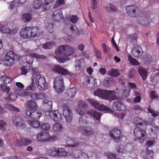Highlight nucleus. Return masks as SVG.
Instances as JSON below:
<instances>
[{
	"label": "nucleus",
	"mask_w": 159,
	"mask_h": 159,
	"mask_svg": "<svg viewBox=\"0 0 159 159\" xmlns=\"http://www.w3.org/2000/svg\"><path fill=\"white\" fill-rule=\"evenodd\" d=\"M139 71L143 80L146 79L148 75V71L146 69L143 68H139Z\"/></svg>",
	"instance_id": "2f4dec72"
},
{
	"label": "nucleus",
	"mask_w": 159,
	"mask_h": 159,
	"mask_svg": "<svg viewBox=\"0 0 159 159\" xmlns=\"http://www.w3.org/2000/svg\"><path fill=\"white\" fill-rule=\"evenodd\" d=\"M70 29L72 31V33H73L75 32H76V35H79L80 33L79 31L77 29L76 27L74 26H72L70 27Z\"/></svg>",
	"instance_id": "052dcab7"
},
{
	"label": "nucleus",
	"mask_w": 159,
	"mask_h": 159,
	"mask_svg": "<svg viewBox=\"0 0 159 159\" xmlns=\"http://www.w3.org/2000/svg\"><path fill=\"white\" fill-rule=\"evenodd\" d=\"M82 133L85 135L89 136L93 134V131L91 128L86 127L84 128Z\"/></svg>",
	"instance_id": "f704fd0d"
},
{
	"label": "nucleus",
	"mask_w": 159,
	"mask_h": 159,
	"mask_svg": "<svg viewBox=\"0 0 159 159\" xmlns=\"http://www.w3.org/2000/svg\"><path fill=\"white\" fill-rule=\"evenodd\" d=\"M81 144V142H80L79 141H77L75 142L73 144H68V145L69 147L72 148H75L78 146L80 145Z\"/></svg>",
	"instance_id": "680f3d73"
},
{
	"label": "nucleus",
	"mask_w": 159,
	"mask_h": 159,
	"mask_svg": "<svg viewBox=\"0 0 159 159\" xmlns=\"http://www.w3.org/2000/svg\"><path fill=\"white\" fill-rule=\"evenodd\" d=\"M113 108L114 110L119 111H124L125 109V106L120 102H114Z\"/></svg>",
	"instance_id": "4be33fe9"
},
{
	"label": "nucleus",
	"mask_w": 159,
	"mask_h": 159,
	"mask_svg": "<svg viewBox=\"0 0 159 159\" xmlns=\"http://www.w3.org/2000/svg\"><path fill=\"white\" fill-rule=\"evenodd\" d=\"M38 87L40 90L46 89L48 88V86L46 84L45 80H39Z\"/></svg>",
	"instance_id": "c85d7f7f"
},
{
	"label": "nucleus",
	"mask_w": 159,
	"mask_h": 159,
	"mask_svg": "<svg viewBox=\"0 0 159 159\" xmlns=\"http://www.w3.org/2000/svg\"><path fill=\"white\" fill-rule=\"evenodd\" d=\"M87 113L93 117L96 120L100 121L101 115L94 110H90L87 112Z\"/></svg>",
	"instance_id": "a878e982"
},
{
	"label": "nucleus",
	"mask_w": 159,
	"mask_h": 159,
	"mask_svg": "<svg viewBox=\"0 0 159 159\" xmlns=\"http://www.w3.org/2000/svg\"><path fill=\"white\" fill-rule=\"evenodd\" d=\"M54 44L52 42H48L43 45V47L45 49H51L53 47Z\"/></svg>",
	"instance_id": "8fccbe9b"
},
{
	"label": "nucleus",
	"mask_w": 159,
	"mask_h": 159,
	"mask_svg": "<svg viewBox=\"0 0 159 159\" xmlns=\"http://www.w3.org/2000/svg\"><path fill=\"white\" fill-rule=\"evenodd\" d=\"M89 103L93 106L94 108L99 110L110 111H111L110 108L104 106L98 103L97 101L93 100H90Z\"/></svg>",
	"instance_id": "4468645a"
},
{
	"label": "nucleus",
	"mask_w": 159,
	"mask_h": 159,
	"mask_svg": "<svg viewBox=\"0 0 159 159\" xmlns=\"http://www.w3.org/2000/svg\"><path fill=\"white\" fill-rule=\"evenodd\" d=\"M148 112L151 113L152 116L154 117L158 116L159 112L155 111L153 110H150L148 111Z\"/></svg>",
	"instance_id": "338daca9"
},
{
	"label": "nucleus",
	"mask_w": 159,
	"mask_h": 159,
	"mask_svg": "<svg viewBox=\"0 0 159 159\" xmlns=\"http://www.w3.org/2000/svg\"><path fill=\"white\" fill-rule=\"evenodd\" d=\"M15 54L12 51L7 52L3 59L5 64L7 66H11L15 63Z\"/></svg>",
	"instance_id": "39448f33"
},
{
	"label": "nucleus",
	"mask_w": 159,
	"mask_h": 159,
	"mask_svg": "<svg viewBox=\"0 0 159 159\" xmlns=\"http://www.w3.org/2000/svg\"><path fill=\"white\" fill-rule=\"evenodd\" d=\"M22 21L25 22L30 21V13H29L23 14L21 17Z\"/></svg>",
	"instance_id": "e433bc0d"
},
{
	"label": "nucleus",
	"mask_w": 159,
	"mask_h": 159,
	"mask_svg": "<svg viewBox=\"0 0 159 159\" xmlns=\"http://www.w3.org/2000/svg\"><path fill=\"white\" fill-rule=\"evenodd\" d=\"M20 70H21V75H25L28 72V70L26 68V67L25 66H23L20 68Z\"/></svg>",
	"instance_id": "0e129e2a"
},
{
	"label": "nucleus",
	"mask_w": 159,
	"mask_h": 159,
	"mask_svg": "<svg viewBox=\"0 0 159 159\" xmlns=\"http://www.w3.org/2000/svg\"><path fill=\"white\" fill-rule=\"evenodd\" d=\"M76 90V88L72 87L68 89L65 93V95H67L70 98L74 97L75 94Z\"/></svg>",
	"instance_id": "393cba45"
},
{
	"label": "nucleus",
	"mask_w": 159,
	"mask_h": 159,
	"mask_svg": "<svg viewBox=\"0 0 159 159\" xmlns=\"http://www.w3.org/2000/svg\"><path fill=\"white\" fill-rule=\"evenodd\" d=\"M126 13L129 16L135 17L136 18L140 13V11L139 8L134 5L127 6L126 7Z\"/></svg>",
	"instance_id": "7ed1b4c3"
},
{
	"label": "nucleus",
	"mask_w": 159,
	"mask_h": 159,
	"mask_svg": "<svg viewBox=\"0 0 159 159\" xmlns=\"http://www.w3.org/2000/svg\"><path fill=\"white\" fill-rule=\"evenodd\" d=\"M38 108L36 102L34 101H30V111H33L34 110H37Z\"/></svg>",
	"instance_id": "3c124183"
},
{
	"label": "nucleus",
	"mask_w": 159,
	"mask_h": 159,
	"mask_svg": "<svg viewBox=\"0 0 159 159\" xmlns=\"http://www.w3.org/2000/svg\"><path fill=\"white\" fill-rule=\"evenodd\" d=\"M138 36L136 34H132L129 37L130 42L133 44H135L137 43Z\"/></svg>",
	"instance_id": "c03bdc74"
},
{
	"label": "nucleus",
	"mask_w": 159,
	"mask_h": 159,
	"mask_svg": "<svg viewBox=\"0 0 159 159\" xmlns=\"http://www.w3.org/2000/svg\"><path fill=\"white\" fill-rule=\"evenodd\" d=\"M110 135L116 143H120L121 142L120 140V131L117 129H114L110 132Z\"/></svg>",
	"instance_id": "f8f14e48"
},
{
	"label": "nucleus",
	"mask_w": 159,
	"mask_h": 159,
	"mask_svg": "<svg viewBox=\"0 0 159 159\" xmlns=\"http://www.w3.org/2000/svg\"><path fill=\"white\" fill-rule=\"evenodd\" d=\"M9 90L10 88L9 86L3 84L0 85V90L3 92L6 93L7 94H9Z\"/></svg>",
	"instance_id": "37998d69"
},
{
	"label": "nucleus",
	"mask_w": 159,
	"mask_h": 159,
	"mask_svg": "<svg viewBox=\"0 0 159 159\" xmlns=\"http://www.w3.org/2000/svg\"><path fill=\"white\" fill-rule=\"evenodd\" d=\"M62 128L61 125L59 123H55L53 126V130L55 132L61 131Z\"/></svg>",
	"instance_id": "4c0bfd02"
},
{
	"label": "nucleus",
	"mask_w": 159,
	"mask_h": 159,
	"mask_svg": "<svg viewBox=\"0 0 159 159\" xmlns=\"http://www.w3.org/2000/svg\"><path fill=\"white\" fill-rule=\"evenodd\" d=\"M31 79L32 80H43L44 79V77L39 73L37 74H34L33 75Z\"/></svg>",
	"instance_id": "864d4df0"
},
{
	"label": "nucleus",
	"mask_w": 159,
	"mask_h": 159,
	"mask_svg": "<svg viewBox=\"0 0 159 159\" xmlns=\"http://www.w3.org/2000/svg\"><path fill=\"white\" fill-rule=\"evenodd\" d=\"M37 110H34L30 111V118L33 120H38L42 116V114Z\"/></svg>",
	"instance_id": "b1692460"
},
{
	"label": "nucleus",
	"mask_w": 159,
	"mask_h": 159,
	"mask_svg": "<svg viewBox=\"0 0 159 159\" xmlns=\"http://www.w3.org/2000/svg\"><path fill=\"white\" fill-rule=\"evenodd\" d=\"M13 123L16 127L23 128L26 127V125L21 118L18 116H13L12 117Z\"/></svg>",
	"instance_id": "2eb2a0df"
},
{
	"label": "nucleus",
	"mask_w": 159,
	"mask_h": 159,
	"mask_svg": "<svg viewBox=\"0 0 159 159\" xmlns=\"http://www.w3.org/2000/svg\"><path fill=\"white\" fill-rule=\"evenodd\" d=\"M41 128L43 130H48L50 128V126L48 123H44L41 125Z\"/></svg>",
	"instance_id": "603ef678"
},
{
	"label": "nucleus",
	"mask_w": 159,
	"mask_h": 159,
	"mask_svg": "<svg viewBox=\"0 0 159 159\" xmlns=\"http://www.w3.org/2000/svg\"><path fill=\"white\" fill-rule=\"evenodd\" d=\"M16 142L17 144L19 146L23 145L27 146L30 143V140L21 138H17Z\"/></svg>",
	"instance_id": "5701e85b"
},
{
	"label": "nucleus",
	"mask_w": 159,
	"mask_h": 159,
	"mask_svg": "<svg viewBox=\"0 0 159 159\" xmlns=\"http://www.w3.org/2000/svg\"><path fill=\"white\" fill-rule=\"evenodd\" d=\"M43 2L41 0H36L33 3V7L35 9H37L41 7L43 5Z\"/></svg>",
	"instance_id": "72a5a7b5"
},
{
	"label": "nucleus",
	"mask_w": 159,
	"mask_h": 159,
	"mask_svg": "<svg viewBox=\"0 0 159 159\" xmlns=\"http://www.w3.org/2000/svg\"><path fill=\"white\" fill-rule=\"evenodd\" d=\"M44 97V94L41 93H33L30 92V97L34 100L42 99Z\"/></svg>",
	"instance_id": "bb28decb"
},
{
	"label": "nucleus",
	"mask_w": 159,
	"mask_h": 159,
	"mask_svg": "<svg viewBox=\"0 0 159 159\" xmlns=\"http://www.w3.org/2000/svg\"><path fill=\"white\" fill-rule=\"evenodd\" d=\"M28 30L26 28L22 29L20 32V36L24 39L29 38L28 35Z\"/></svg>",
	"instance_id": "473e14b6"
},
{
	"label": "nucleus",
	"mask_w": 159,
	"mask_h": 159,
	"mask_svg": "<svg viewBox=\"0 0 159 159\" xmlns=\"http://www.w3.org/2000/svg\"><path fill=\"white\" fill-rule=\"evenodd\" d=\"M43 103L45 104V106L49 109H52V103L51 101H43Z\"/></svg>",
	"instance_id": "13d9d810"
},
{
	"label": "nucleus",
	"mask_w": 159,
	"mask_h": 159,
	"mask_svg": "<svg viewBox=\"0 0 159 159\" xmlns=\"http://www.w3.org/2000/svg\"><path fill=\"white\" fill-rule=\"evenodd\" d=\"M25 107L26 111L24 116L25 118H28L30 117V101H28L26 102Z\"/></svg>",
	"instance_id": "c756f323"
},
{
	"label": "nucleus",
	"mask_w": 159,
	"mask_h": 159,
	"mask_svg": "<svg viewBox=\"0 0 159 159\" xmlns=\"http://www.w3.org/2000/svg\"><path fill=\"white\" fill-rule=\"evenodd\" d=\"M108 91L107 90H103L99 89L94 93L95 95L98 96L102 99H107Z\"/></svg>",
	"instance_id": "dca6fc26"
},
{
	"label": "nucleus",
	"mask_w": 159,
	"mask_h": 159,
	"mask_svg": "<svg viewBox=\"0 0 159 159\" xmlns=\"http://www.w3.org/2000/svg\"><path fill=\"white\" fill-rule=\"evenodd\" d=\"M118 88H116V91L109 90L108 91L107 99L109 100H115L117 99V95L118 96Z\"/></svg>",
	"instance_id": "412c9836"
},
{
	"label": "nucleus",
	"mask_w": 159,
	"mask_h": 159,
	"mask_svg": "<svg viewBox=\"0 0 159 159\" xmlns=\"http://www.w3.org/2000/svg\"><path fill=\"white\" fill-rule=\"evenodd\" d=\"M132 53L133 56L136 57L141 56L143 54V51L141 47L136 46L133 49Z\"/></svg>",
	"instance_id": "aec40b11"
},
{
	"label": "nucleus",
	"mask_w": 159,
	"mask_h": 159,
	"mask_svg": "<svg viewBox=\"0 0 159 159\" xmlns=\"http://www.w3.org/2000/svg\"><path fill=\"white\" fill-rule=\"evenodd\" d=\"M116 149L119 153H124L125 152V149L124 147L122 145L117 146Z\"/></svg>",
	"instance_id": "4d7b16f0"
},
{
	"label": "nucleus",
	"mask_w": 159,
	"mask_h": 159,
	"mask_svg": "<svg viewBox=\"0 0 159 159\" xmlns=\"http://www.w3.org/2000/svg\"><path fill=\"white\" fill-rule=\"evenodd\" d=\"M123 80H119V83L121 84V87L122 88V90H120L119 88H118V96L121 98H127L129 96L130 89L128 87H124L125 83L122 81Z\"/></svg>",
	"instance_id": "20e7f679"
},
{
	"label": "nucleus",
	"mask_w": 159,
	"mask_h": 159,
	"mask_svg": "<svg viewBox=\"0 0 159 159\" xmlns=\"http://www.w3.org/2000/svg\"><path fill=\"white\" fill-rule=\"evenodd\" d=\"M47 115H48L56 121H59L61 118V115L58 114L57 111H48Z\"/></svg>",
	"instance_id": "f3484780"
},
{
	"label": "nucleus",
	"mask_w": 159,
	"mask_h": 159,
	"mask_svg": "<svg viewBox=\"0 0 159 159\" xmlns=\"http://www.w3.org/2000/svg\"><path fill=\"white\" fill-rule=\"evenodd\" d=\"M78 107L81 109H86L88 107L87 103L84 101L79 102L78 104Z\"/></svg>",
	"instance_id": "de8ad7c7"
},
{
	"label": "nucleus",
	"mask_w": 159,
	"mask_h": 159,
	"mask_svg": "<svg viewBox=\"0 0 159 159\" xmlns=\"http://www.w3.org/2000/svg\"><path fill=\"white\" fill-rule=\"evenodd\" d=\"M30 38L39 36L41 33V30L37 27H30Z\"/></svg>",
	"instance_id": "6ab92c4d"
},
{
	"label": "nucleus",
	"mask_w": 159,
	"mask_h": 159,
	"mask_svg": "<svg viewBox=\"0 0 159 159\" xmlns=\"http://www.w3.org/2000/svg\"><path fill=\"white\" fill-rule=\"evenodd\" d=\"M7 125V123L2 120H0V129L5 131Z\"/></svg>",
	"instance_id": "6e6d98bb"
},
{
	"label": "nucleus",
	"mask_w": 159,
	"mask_h": 159,
	"mask_svg": "<svg viewBox=\"0 0 159 159\" xmlns=\"http://www.w3.org/2000/svg\"><path fill=\"white\" fill-rule=\"evenodd\" d=\"M52 16L54 20L57 21L62 19L63 17L61 11L60 9H57L54 11Z\"/></svg>",
	"instance_id": "a211bd4d"
},
{
	"label": "nucleus",
	"mask_w": 159,
	"mask_h": 159,
	"mask_svg": "<svg viewBox=\"0 0 159 159\" xmlns=\"http://www.w3.org/2000/svg\"><path fill=\"white\" fill-rule=\"evenodd\" d=\"M94 50L96 54V56L97 58L98 59H101L102 57L101 52L98 49H95Z\"/></svg>",
	"instance_id": "69168bd1"
},
{
	"label": "nucleus",
	"mask_w": 159,
	"mask_h": 159,
	"mask_svg": "<svg viewBox=\"0 0 159 159\" xmlns=\"http://www.w3.org/2000/svg\"><path fill=\"white\" fill-rule=\"evenodd\" d=\"M57 156L61 157H64L67 154V152H66L64 148H59L57 149Z\"/></svg>",
	"instance_id": "58836bf2"
},
{
	"label": "nucleus",
	"mask_w": 159,
	"mask_h": 159,
	"mask_svg": "<svg viewBox=\"0 0 159 159\" xmlns=\"http://www.w3.org/2000/svg\"><path fill=\"white\" fill-rule=\"evenodd\" d=\"M56 138V137L55 136L51 137L49 132H41L37 135L36 139L38 141L44 142Z\"/></svg>",
	"instance_id": "423d86ee"
},
{
	"label": "nucleus",
	"mask_w": 159,
	"mask_h": 159,
	"mask_svg": "<svg viewBox=\"0 0 159 159\" xmlns=\"http://www.w3.org/2000/svg\"><path fill=\"white\" fill-rule=\"evenodd\" d=\"M113 80H104L103 85L106 87H108L114 84Z\"/></svg>",
	"instance_id": "5fc2aeb1"
},
{
	"label": "nucleus",
	"mask_w": 159,
	"mask_h": 159,
	"mask_svg": "<svg viewBox=\"0 0 159 159\" xmlns=\"http://www.w3.org/2000/svg\"><path fill=\"white\" fill-rule=\"evenodd\" d=\"M109 6L111 11L113 12L117 11V9L116 8V6L113 5V4L110 3L109 4Z\"/></svg>",
	"instance_id": "774afa93"
},
{
	"label": "nucleus",
	"mask_w": 159,
	"mask_h": 159,
	"mask_svg": "<svg viewBox=\"0 0 159 159\" xmlns=\"http://www.w3.org/2000/svg\"><path fill=\"white\" fill-rule=\"evenodd\" d=\"M75 52V49L73 47L67 45L60 46L56 52V55L62 57H68L72 55Z\"/></svg>",
	"instance_id": "f257e3e1"
},
{
	"label": "nucleus",
	"mask_w": 159,
	"mask_h": 159,
	"mask_svg": "<svg viewBox=\"0 0 159 159\" xmlns=\"http://www.w3.org/2000/svg\"><path fill=\"white\" fill-rule=\"evenodd\" d=\"M136 19L139 24L143 26L147 25L151 20L148 15L141 13L136 17Z\"/></svg>",
	"instance_id": "1a4fd4ad"
},
{
	"label": "nucleus",
	"mask_w": 159,
	"mask_h": 159,
	"mask_svg": "<svg viewBox=\"0 0 159 159\" xmlns=\"http://www.w3.org/2000/svg\"><path fill=\"white\" fill-rule=\"evenodd\" d=\"M63 114L66 122L68 123L71 122L73 116L71 108L68 107L66 104L63 105Z\"/></svg>",
	"instance_id": "0eeeda50"
},
{
	"label": "nucleus",
	"mask_w": 159,
	"mask_h": 159,
	"mask_svg": "<svg viewBox=\"0 0 159 159\" xmlns=\"http://www.w3.org/2000/svg\"><path fill=\"white\" fill-rule=\"evenodd\" d=\"M75 157L76 159H87V155L84 153H81L79 154H76L75 155Z\"/></svg>",
	"instance_id": "ea45409f"
},
{
	"label": "nucleus",
	"mask_w": 159,
	"mask_h": 159,
	"mask_svg": "<svg viewBox=\"0 0 159 159\" xmlns=\"http://www.w3.org/2000/svg\"><path fill=\"white\" fill-rule=\"evenodd\" d=\"M27 0H14L11 2H10L8 3V7L11 10V11L12 13L14 14L17 13V8L18 7L17 3L16 2H18L20 3L23 4Z\"/></svg>",
	"instance_id": "ddd939ff"
},
{
	"label": "nucleus",
	"mask_w": 159,
	"mask_h": 159,
	"mask_svg": "<svg viewBox=\"0 0 159 159\" xmlns=\"http://www.w3.org/2000/svg\"><path fill=\"white\" fill-rule=\"evenodd\" d=\"M134 133L136 139L138 140L139 142L143 143L144 140V137L147 135L145 130L137 127L134 129Z\"/></svg>",
	"instance_id": "6e6552de"
},
{
	"label": "nucleus",
	"mask_w": 159,
	"mask_h": 159,
	"mask_svg": "<svg viewBox=\"0 0 159 159\" xmlns=\"http://www.w3.org/2000/svg\"><path fill=\"white\" fill-rule=\"evenodd\" d=\"M53 83V88L57 93H61L63 92L65 86L63 80H54Z\"/></svg>",
	"instance_id": "9d476101"
},
{
	"label": "nucleus",
	"mask_w": 159,
	"mask_h": 159,
	"mask_svg": "<svg viewBox=\"0 0 159 159\" xmlns=\"http://www.w3.org/2000/svg\"><path fill=\"white\" fill-rule=\"evenodd\" d=\"M15 24L13 23H11L8 24V26L5 25H0V31L2 33L13 35L16 34L18 29L17 28L14 27Z\"/></svg>",
	"instance_id": "f03ea898"
},
{
	"label": "nucleus",
	"mask_w": 159,
	"mask_h": 159,
	"mask_svg": "<svg viewBox=\"0 0 159 159\" xmlns=\"http://www.w3.org/2000/svg\"><path fill=\"white\" fill-rule=\"evenodd\" d=\"M135 124L137 125H142L143 124V121L138 117H135L133 120Z\"/></svg>",
	"instance_id": "a18cd8bd"
},
{
	"label": "nucleus",
	"mask_w": 159,
	"mask_h": 159,
	"mask_svg": "<svg viewBox=\"0 0 159 159\" xmlns=\"http://www.w3.org/2000/svg\"><path fill=\"white\" fill-rule=\"evenodd\" d=\"M88 118L85 116H83L80 117L79 121V124L82 125L87 124V119Z\"/></svg>",
	"instance_id": "a19ab883"
},
{
	"label": "nucleus",
	"mask_w": 159,
	"mask_h": 159,
	"mask_svg": "<svg viewBox=\"0 0 159 159\" xmlns=\"http://www.w3.org/2000/svg\"><path fill=\"white\" fill-rule=\"evenodd\" d=\"M46 152L48 155L52 156H56L57 155V149L55 148L47 149Z\"/></svg>",
	"instance_id": "cd10ccee"
},
{
	"label": "nucleus",
	"mask_w": 159,
	"mask_h": 159,
	"mask_svg": "<svg viewBox=\"0 0 159 159\" xmlns=\"http://www.w3.org/2000/svg\"><path fill=\"white\" fill-rule=\"evenodd\" d=\"M7 98L9 100H12V101H14L16 100L17 97L14 93H11L8 96Z\"/></svg>",
	"instance_id": "bf43d9fd"
},
{
	"label": "nucleus",
	"mask_w": 159,
	"mask_h": 159,
	"mask_svg": "<svg viewBox=\"0 0 159 159\" xmlns=\"http://www.w3.org/2000/svg\"><path fill=\"white\" fill-rule=\"evenodd\" d=\"M52 70L55 73L64 75H71L72 74V73L69 72L67 69L62 67L59 65H55L52 68Z\"/></svg>",
	"instance_id": "9b49d317"
},
{
	"label": "nucleus",
	"mask_w": 159,
	"mask_h": 159,
	"mask_svg": "<svg viewBox=\"0 0 159 159\" xmlns=\"http://www.w3.org/2000/svg\"><path fill=\"white\" fill-rule=\"evenodd\" d=\"M107 74L112 77H116L120 75L118 70L117 69H112L111 70L108 71Z\"/></svg>",
	"instance_id": "7c9ffc66"
},
{
	"label": "nucleus",
	"mask_w": 159,
	"mask_h": 159,
	"mask_svg": "<svg viewBox=\"0 0 159 159\" xmlns=\"http://www.w3.org/2000/svg\"><path fill=\"white\" fill-rule=\"evenodd\" d=\"M5 107L6 108L11 111H17L18 112H19V109L17 107L14 106L12 104H6L5 106Z\"/></svg>",
	"instance_id": "c9c22d12"
},
{
	"label": "nucleus",
	"mask_w": 159,
	"mask_h": 159,
	"mask_svg": "<svg viewBox=\"0 0 159 159\" xmlns=\"http://www.w3.org/2000/svg\"><path fill=\"white\" fill-rule=\"evenodd\" d=\"M128 60L132 65H138L139 64V63L136 59L133 58L130 55L128 56Z\"/></svg>",
	"instance_id": "79ce46f5"
},
{
	"label": "nucleus",
	"mask_w": 159,
	"mask_h": 159,
	"mask_svg": "<svg viewBox=\"0 0 159 159\" xmlns=\"http://www.w3.org/2000/svg\"><path fill=\"white\" fill-rule=\"evenodd\" d=\"M30 56L36 58L42 59H45L46 58V57L44 55H39L34 53H30Z\"/></svg>",
	"instance_id": "09e8293b"
},
{
	"label": "nucleus",
	"mask_w": 159,
	"mask_h": 159,
	"mask_svg": "<svg viewBox=\"0 0 159 159\" xmlns=\"http://www.w3.org/2000/svg\"><path fill=\"white\" fill-rule=\"evenodd\" d=\"M38 120H30V125L34 128H37L39 127L40 126V124Z\"/></svg>",
	"instance_id": "49530a36"
},
{
	"label": "nucleus",
	"mask_w": 159,
	"mask_h": 159,
	"mask_svg": "<svg viewBox=\"0 0 159 159\" xmlns=\"http://www.w3.org/2000/svg\"><path fill=\"white\" fill-rule=\"evenodd\" d=\"M78 20V17L76 16L73 15L70 18V21L72 23H76Z\"/></svg>",
	"instance_id": "e2e57ef3"
}]
</instances>
